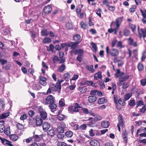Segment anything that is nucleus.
Segmentation results:
<instances>
[{"label":"nucleus","mask_w":146,"mask_h":146,"mask_svg":"<svg viewBox=\"0 0 146 146\" xmlns=\"http://www.w3.org/2000/svg\"><path fill=\"white\" fill-rule=\"evenodd\" d=\"M78 78V75L76 74L74 75L73 77L70 80V81L71 82V80H76Z\"/></svg>","instance_id":"obj_61"},{"label":"nucleus","mask_w":146,"mask_h":146,"mask_svg":"<svg viewBox=\"0 0 146 146\" xmlns=\"http://www.w3.org/2000/svg\"><path fill=\"white\" fill-rule=\"evenodd\" d=\"M107 101L104 98H99L98 101V104H102L106 102Z\"/></svg>","instance_id":"obj_27"},{"label":"nucleus","mask_w":146,"mask_h":146,"mask_svg":"<svg viewBox=\"0 0 146 146\" xmlns=\"http://www.w3.org/2000/svg\"><path fill=\"white\" fill-rule=\"evenodd\" d=\"M43 122V120L39 116H37L36 117V123L38 126L41 125Z\"/></svg>","instance_id":"obj_13"},{"label":"nucleus","mask_w":146,"mask_h":146,"mask_svg":"<svg viewBox=\"0 0 146 146\" xmlns=\"http://www.w3.org/2000/svg\"><path fill=\"white\" fill-rule=\"evenodd\" d=\"M122 20L123 17H120L116 19L115 21L112 22L110 25L111 28L108 30V33H113L114 35H116Z\"/></svg>","instance_id":"obj_1"},{"label":"nucleus","mask_w":146,"mask_h":146,"mask_svg":"<svg viewBox=\"0 0 146 146\" xmlns=\"http://www.w3.org/2000/svg\"><path fill=\"white\" fill-rule=\"evenodd\" d=\"M137 29L139 38H143L144 40L145 38L146 37V28L140 29L138 27Z\"/></svg>","instance_id":"obj_4"},{"label":"nucleus","mask_w":146,"mask_h":146,"mask_svg":"<svg viewBox=\"0 0 146 146\" xmlns=\"http://www.w3.org/2000/svg\"><path fill=\"white\" fill-rule=\"evenodd\" d=\"M63 82V80H58L57 82L56 83V85L58 87L59 89H61V84Z\"/></svg>","instance_id":"obj_39"},{"label":"nucleus","mask_w":146,"mask_h":146,"mask_svg":"<svg viewBox=\"0 0 146 146\" xmlns=\"http://www.w3.org/2000/svg\"><path fill=\"white\" fill-rule=\"evenodd\" d=\"M39 112L40 114L41 117L43 119H45L47 117V113L46 111L41 109H39Z\"/></svg>","instance_id":"obj_10"},{"label":"nucleus","mask_w":146,"mask_h":146,"mask_svg":"<svg viewBox=\"0 0 146 146\" xmlns=\"http://www.w3.org/2000/svg\"><path fill=\"white\" fill-rule=\"evenodd\" d=\"M54 98L52 95H50L46 98L45 103V104H50L54 103Z\"/></svg>","instance_id":"obj_7"},{"label":"nucleus","mask_w":146,"mask_h":146,"mask_svg":"<svg viewBox=\"0 0 146 146\" xmlns=\"http://www.w3.org/2000/svg\"><path fill=\"white\" fill-rule=\"evenodd\" d=\"M129 86V84L127 83H123V86H122V88L124 89L127 88Z\"/></svg>","instance_id":"obj_63"},{"label":"nucleus","mask_w":146,"mask_h":146,"mask_svg":"<svg viewBox=\"0 0 146 146\" xmlns=\"http://www.w3.org/2000/svg\"><path fill=\"white\" fill-rule=\"evenodd\" d=\"M81 108L78 103H76L75 104L74 106H72L68 107V111L70 113H74L78 112L79 111L78 108Z\"/></svg>","instance_id":"obj_2"},{"label":"nucleus","mask_w":146,"mask_h":146,"mask_svg":"<svg viewBox=\"0 0 146 146\" xmlns=\"http://www.w3.org/2000/svg\"><path fill=\"white\" fill-rule=\"evenodd\" d=\"M102 72H99L94 74V79L95 80L102 79Z\"/></svg>","instance_id":"obj_17"},{"label":"nucleus","mask_w":146,"mask_h":146,"mask_svg":"<svg viewBox=\"0 0 146 146\" xmlns=\"http://www.w3.org/2000/svg\"><path fill=\"white\" fill-rule=\"evenodd\" d=\"M70 54L71 55H73V54L74 53L75 54H81L83 53V51L81 49H72L70 51Z\"/></svg>","instance_id":"obj_11"},{"label":"nucleus","mask_w":146,"mask_h":146,"mask_svg":"<svg viewBox=\"0 0 146 146\" xmlns=\"http://www.w3.org/2000/svg\"><path fill=\"white\" fill-rule=\"evenodd\" d=\"M43 10L45 13L48 14L51 12L52 10V8L49 5H48L44 7Z\"/></svg>","instance_id":"obj_15"},{"label":"nucleus","mask_w":146,"mask_h":146,"mask_svg":"<svg viewBox=\"0 0 146 146\" xmlns=\"http://www.w3.org/2000/svg\"><path fill=\"white\" fill-rule=\"evenodd\" d=\"M78 42H71L67 43L66 45L67 47H70L72 49H75L78 47Z\"/></svg>","instance_id":"obj_6"},{"label":"nucleus","mask_w":146,"mask_h":146,"mask_svg":"<svg viewBox=\"0 0 146 146\" xmlns=\"http://www.w3.org/2000/svg\"><path fill=\"white\" fill-rule=\"evenodd\" d=\"M51 41V40L50 38H45L43 40V42L44 43L46 44L50 42Z\"/></svg>","instance_id":"obj_52"},{"label":"nucleus","mask_w":146,"mask_h":146,"mask_svg":"<svg viewBox=\"0 0 146 146\" xmlns=\"http://www.w3.org/2000/svg\"><path fill=\"white\" fill-rule=\"evenodd\" d=\"M116 71V72L115 74V76L117 78L120 77L122 74H124V72H121L119 69H117Z\"/></svg>","instance_id":"obj_28"},{"label":"nucleus","mask_w":146,"mask_h":146,"mask_svg":"<svg viewBox=\"0 0 146 146\" xmlns=\"http://www.w3.org/2000/svg\"><path fill=\"white\" fill-rule=\"evenodd\" d=\"M13 141H16L18 139V136L16 134H12L9 137Z\"/></svg>","instance_id":"obj_29"},{"label":"nucleus","mask_w":146,"mask_h":146,"mask_svg":"<svg viewBox=\"0 0 146 146\" xmlns=\"http://www.w3.org/2000/svg\"><path fill=\"white\" fill-rule=\"evenodd\" d=\"M82 111L83 113L85 114H88L89 113V111L86 108H82Z\"/></svg>","instance_id":"obj_64"},{"label":"nucleus","mask_w":146,"mask_h":146,"mask_svg":"<svg viewBox=\"0 0 146 146\" xmlns=\"http://www.w3.org/2000/svg\"><path fill=\"white\" fill-rule=\"evenodd\" d=\"M65 102L64 100L62 98L60 99L59 102V104L60 106L62 107L65 106Z\"/></svg>","instance_id":"obj_43"},{"label":"nucleus","mask_w":146,"mask_h":146,"mask_svg":"<svg viewBox=\"0 0 146 146\" xmlns=\"http://www.w3.org/2000/svg\"><path fill=\"white\" fill-rule=\"evenodd\" d=\"M106 51L108 55L110 54L113 57L117 56L119 54V51L116 49L112 48L109 50L108 46L106 47Z\"/></svg>","instance_id":"obj_3"},{"label":"nucleus","mask_w":146,"mask_h":146,"mask_svg":"<svg viewBox=\"0 0 146 146\" xmlns=\"http://www.w3.org/2000/svg\"><path fill=\"white\" fill-rule=\"evenodd\" d=\"M33 89L35 90H39L42 88V87L38 84H35L33 85Z\"/></svg>","instance_id":"obj_26"},{"label":"nucleus","mask_w":146,"mask_h":146,"mask_svg":"<svg viewBox=\"0 0 146 146\" xmlns=\"http://www.w3.org/2000/svg\"><path fill=\"white\" fill-rule=\"evenodd\" d=\"M121 60H122L118 57H116L114 59L113 62L115 63H116L117 62L118 63Z\"/></svg>","instance_id":"obj_60"},{"label":"nucleus","mask_w":146,"mask_h":146,"mask_svg":"<svg viewBox=\"0 0 146 146\" xmlns=\"http://www.w3.org/2000/svg\"><path fill=\"white\" fill-rule=\"evenodd\" d=\"M65 115L62 114H60L59 115L58 117V119L60 120H63L65 119Z\"/></svg>","instance_id":"obj_53"},{"label":"nucleus","mask_w":146,"mask_h":146,"mask_svg":"<svg viewBox=\"0 0 146 146\" xmlns=\"http://www.w3.org/2000/svg\"><path fill=\"white\" fill-rule=\"evenodd\" d=\"M137 68L139 71H142L144 68L143 64L141 63H139L137 65Z\"/></svg>","instance_id":"obj_41"},{"label":"nucleus","mask_w":146,"mask_h":146,"mask_svg":"<svg viewBox=\"0 0 146 146\" xmlns=\"http://www.w3.org/2000/svg\"><path fill=\"white\" fill-rule=\"evenodd\" d=\"M123 35L125 36H129L130 33V31L126 29H123Z\"/></svg>","instance_id":"obj_33"},{"label":"nucleus","mask_w":146,"mask_h":146,"mask_svg":"<svg viewBox=\"0 0 146 146\" xmlns=\"http://www.w3.org/2000/svg\"><path fill=\"white\" fill-rule=\"evenodd\" d=\"M56 107V104L54 103L50 104L49 106V107L51 111L52 112H54L55 111Z\"/></svg>","instance_id":"obj_18"},{"label":"nucleus","mask_w":146,"mask_h":146,"mask_svg":"<svg viewBox=\"0 0 146 146\" xmlns=\"http://www.w3.org/2000/svg\"><path fill=\"white\" fill-rule=\"evenodd\" d=\"M42 136L41 135H36L33 137V139L36 141H39L42 139Z\"/></svg>","instance_id":"obj_25"},{"label":"nucleus","mask_w":146,"mask_h":146,"mask_svg":"<svg viewBox=\"0 0 146 146\" xmlns=\"http://www.w3.org/2000/svg\"><path fill=\"white\" fill-rule=\"evenodd\" d=\"M89 122H88L87 124L91 127H94L96 124L94 122V120H90L89 119H88Z\"/></svg>","instance_id":"obj_30"},{"label":"nucleus","mask_w":146,"mask_h":146,"mask_svg":"<svg viewBox=\"0 0 146 146\" xmlns=\"http://www.w3.org/2000/svg\"><path fill=\"white\" fill-rule=\"evenodd\" d=\"M57 145V146H68L67 144L63 142H58Z\"/></svg>","instance_id":"obj_50"},{"label":"nucleus","mask_w":146,"mask_h":146,"mask_svg":"<svg viewBox=\"0 0 146 146\" xmlns=\"http://www.w3.org/2000/svg\"><path fill=\"white\" fill-rule=\"evenodd\" d=\"M4 131L5 133L7 135L10 134V129L9 127H7L5 129H4Z\"/></svg>","instance_id":"obj_49"},{"label":"nucleus","mask_w":146,"mask_h":146,"mask_svg":"<svg viewBox=\"0 0 146 146\" xmlns=\"http://www.w3.org/2000/svg\"><path fill=\"white\" fill-rule=\"evenodd\" d=\"M66 127V125L65 123L63 122L60 123V126H58L57 128V131L59 133H63L64 131V129Z\"/></svg>","instance_id":"obj_5"},{"label":"nucleus","mask_w":146,"mask_h":146,"mask_svg":"<svg viewBox=\"0 0 146 146\" xmlns=\"http://www.w3.org/2000/svg\"><path fill=\"white\" fill-rule=\"evenodd\" d=\"M137 107L140 106L141 105L144 106V102L143 100H139L137 102Z\"/></svg>","instance_id":"obj_47"},{"label":"nucleus","mask_w":146,"mask_h":146,"mask_svg":"<svg viewBox=\"0 0 146 146\" xmlns=\"http://www.w3.org/2000/svg\"><path fill=\"white\" fill-rule=\"evenodd\" d=\"M140 11L142 14V15L144 18H146V10L145 9L143 11L141 9H140Z\"/></svg>","instance_id":"obj_51"},{"label":"nucleus","mask_w":146,"mask_h":146,"mask_svg":"<svg viewBox=\"0 0 146 146\" xmlns=\"http://www.w3.org/2000/svg\"><path fill=\"white\" fill-rule=\"evenodd\" d=\"M86 15L84 11H81L79 13V15L80 17L81 18H83Z\"/></svg>","instance_id":"obj_58"},{"label":"nucleus","mask_w":146,"mask_h":146,"mask_svg":"<svg viewBox=\"0 0 146 146\" xmlns=\"http://www.w3.org/2000/svg\"><path fill=\"white\" fill-rule=\"evenodd\" d=\"M118 121L119 123L117 124V125H119L121 127L123 126L124 125V123L123 122V116L121 115H119Z\"/></svg>","instance_id":"obj_19"},{"label":"nucleus","mask_w":146,"mask_h":146,"mask_svg":"<svg viewBox=\"0 0 146 146\" xmlns=\"http://www.w3.org/2000/svg\"><path fill=\"white\" fill-rule=\"evenodd\" d=\"M80 25L82 28L84 29H85L88 28V25L86 23H84L83 22H82L80 23Z\"/></svg>","instance_id":"obj_38"},{"label":"nucleus","mask_w":146,"mask_h":146,"mask_svg":"<svg viewBox=\"0 0 146 146\" xmlns=\"http://www.w3.org/2000/svg\"><path fill=\"white\" fill-rule=\"evenodd\" d=\"M65 66L64 64H62L59 66L58 68V71L60 72H63L65 69Z\"/></svg>","instance_id":"obj_36"},{"label":"nucleus","mask_w":146,"mask_h":146,"mask_svg":"<svg viewBox=\"0 0 146 146\" xmlns=\"http://www.w3.org/2000/svg\"><path fill=\"white\" fill-rule=\"evenodd\" d=\"M85 67L87 70L93 73L94 72L95 70L94 68L93 65H87Z\"/></svg>","instance_id":"obj_23"},{"label":"nucleus","mask_w":146,"mask_h":146,"mask_svg":"<svg viewBox=\"0 0 146 146\" xmlns=\"http://www.w3.org/2000/svg\"><path fill=\"white\" fill-rule=\"evenodd\" d=\"M110 124V123L107 121H103L101 123L102 126L104 128H108Z\"/></svg>","instance_id":"obj_22"},{"label":"nucleus","mask_w":146,"mask_h":146,"mask_svg":"<svg viewBox=\"0 0 146 146\" xmlns=\"http://www.w3.org/2000/svg\"><path fill=\"white\" fill-rule=\"evenodd\" d=\"M90 144L92 146H99L100 143L99 142L96 140H91L90 142Z\"/></svg>","instance_id":"obj_20"},{"label":"nucleus","mask_w":146,"mask_h":146,"mask_svg":"<svg viewBox=\"0 0 146 146\" xmlns=\"http://www.w3.org/2000/svg\"><path fill=\"white\" fill-rule=\"evenodd\" d=\"M128 104L130 107L134 106L135 105V100H130Z\"/></svg>","instance_id":"obj_48"},{"label":"nucleus","mask_w":146,"mask_h":146,"mask_svg":"<svg viewBox=\"0 0 146 146\" xmlns=\"http://www.w3.org/2000/svg\"><path fill=\"white\" fill-rule=\"evenodd\" d=\"M95 117L94 118H90V120H94V121H97L101 120L102 119V117L100 115H95Z\"/></svg>","instance_id":"obj_16"},{"label":"nucleus","mask_w":146,"mask_h":146,"mask_svg":"<svg viewBox=\"0 0 146 146\" xmlns=\"http://www.w3.org/2000/svg\"><path fill=\"white\" fill-rule=\"evenodd\" d=\"M140 82L141 85L143 86H145L146 85V78L141 79L140 80Z\"/></svg>","instance_id":"obj_46"},{"label":"nucleus","mask_w":146,"mask_h":146,"mask_svg":"<svg viewBox=\"0 0 146 146\" xmlns=\"http://www.w3.org/2000/svg\"><path fill=\"white\" fill-rule=\"evenodd\" d=\"M128 41L129 44L131 45H132L134 42V40L131 38H129L128 39Z\"/></svg>","instance_id":"obj_62"},{"label":"nucleus","mask_w":146,"mask_h":146,"mask_svg":"<svg viewBox=\"0 0 146 146\" xmlns=\"http://www.w3.org/2000/svg\"><path fill=\"white\" fill-rule=\"evenodd\" d=\"M73 40L75 41L76 42H78V43L81 41V36L80 35L76 34L74 36Z\"/></svg>","instance_id":"obj_14"},{"label":"nucleus","mask_w":146,"mask_h":146,"mask_svg":"<svg viewBox=\"0 0 146 146\" xmlns=\"http://www.w3.org/2000/svg\"><path fill=\"white\" fill-rule=\"evenodd\" d=\"M39 82L40 84L44 86H45L47 85V83L46 82V78L41 76H39Z\"/></svg>","instance_id":"obj_9"},{"label":"nucleus","mask_w":146,"mask_h":146,"mask_svg":"<svg viewBox=\"0 0 146 146\" xmlns=\"http://www.w3.org/2000/svg\"><path fill=\"white\" fill-rule=\"evenodd\" d=\"M54 48V46L52 44H50L49 47L47 48V50L49 51H53Z\"/></svg>","instance_id":"obj_54"},{"label":"nucleus","mask_w":146,"mask_h":146,"mask_svg":"<svg viewBox=\"0 0 146 146\" xmlns=\"http://www.w3.org/2000/svg\"><path fill=\"white\" fill-rule=\"evenodd\" d=\"M136 7H137L135 5H133L132 7L129 9V10L131 13H134L135 12Z\"/></svg>","instance_id":"obj_45"},{"label":"nucleus","mask_w":146,"mask_h":146,"mask_svg":"<svg viewBox=\"0 0 146 146\" xmlns=\"http://www.w3.org/2000/svg\"><path fill=\"white\" fill-rule=\"evenodd\" d=\"M132 94L131 93H128L126 94L124 97V100L126 101L129 99L131 96Z\"/></svg>","instance_id":"obj_32"},{"label":"nucleus","mask_w":146,"mask_h":146,"mask_svg":"<svg viewBox=\"0 0 146 146\" xmlns=\"http://www.w3.org/2000/svg\"><path fill=\"white\" fill-rule=\"evenodd\" d=\"M70 78V75L67 72L64 74V78L66 81H68L69 79Z\"/></svg>","instance_id":"obj_34"},{"label":"nucleus","mask_w":146,"mask_h":146,"mask_svg":"<svg viewBox=\"0 0 146 146\" xmlns=\"http://www.w3.org/2000/svg\"><path fill=\"white\" fill-rule=\"evenodd\" d=\"M129 78V75L127 74H125L124 73L121 75L119 78V82H122L127 80Z\"/></svg>","instance_id":"obj_8"},{"label":"nucleus","mask_w":146,"mask_h":146,"mask_svg":"<svg viewBox=\"0 0 146 146\" xmlns=\"http://www.w3.org/2000/svg\"><path fill=\"white\" fill-rule=\"evenodd\" d=\"M65 135L67 137H70L72 136L73 133L71 131H68L66 132Z\"/></svg>","instance_id":"obj_44"},{"label":"nucleus","mask_w":146,"mask_h":146,"mask_svg":"<svg viewBox=\"0 0 146 146\" xmlns=\"http://www.w3.org/2000/svg\"><path fill=\"white\" fill-rule=\"evenodd\" d=\"M52 91L55 92L58 89V87L55 84H50L49 86Z\"/></svg>","instance_id":"obj_21"},{"label":"nucleus","mask_w":146,"mask_h":146,"mask_svg":"<svg viewBox=\"0 0 146 146\" xmlns=\"http://www.w3.org/2000/svg\"><path fill=\"white\" fill-rule=\"evenodd\" d=\"M42 36H46L49 34V32L46 30H43L41 32Z\"/></svg>","instance_id":"obj_37"},{"label":"nucleus","mask_w":146,"mask_h":146,"mask_svg":"<svg viewBox=\"0 0 146 146\" xmlns=\"http://www.w3.org/2000/svg\"><path fill=\"white\" fill-rule=\"evenodd\" d=\"M9 115V112L3 113L0 116V119H2L4 118H5L7 117Z\"/></svg>","instance_id":"obj_40"},{"label":"nucleus","mask_w":146,"mask_h":146,"mask_svg":"<svg viewBox=\"0 0 146 146\" xmlns=\"http://www.w3.org/2000/svg\"><path fill=\"white\" fill-rule=\"evenodd\" d=\"M90 44L94 50L93 51L94 52H96L97 50V47L96 45V44L94 43L93 42H92L90 43Z\"/></svg>","instance_id":"obj_35"},{"label":"nucleus","mask_w":146,"mask_h":146,"mask_svg":"<svg viewBox=\"0 0 146 146\" xmlns=\"http://www.w3.org/2000/svg\"><path fill=\"white\" fill-rule=\"evenodd\" d=\"M79 90L82 93H85L86 92L87 89L85 87H80Z\"/></svg>","instance_id":"obj_55"},{"label":"nucleus","mask_w":146,"mask_h":146,"mask_svg":"<svg viewBox=\"0 0 146 146\" xmlns=\"http://www.w3.org/2000/svg\"><path fill=\"white\" fill-rule=\"evenodd\" d=\"M128 25L129 28L132 30L133 32H134L135 31L136 26L135 25L130 23H129Z\"/></svg>","instance_id":"obj_31"},{"label":"nucleus","mask_w":146,"mask_h":146,"mask_svg":"<svg viewBox=\"0 0 146 146\" xmlns=\"http://www.w3.org/2000/svg\"><path fill=\"white\" fill-rule=\"evenodd\" d=\"M76 59L80 62H81L82 60V55L81 54H79L76 58Z\"/></svg>","instance_id":"obj_56"},{"label":"nucleus","mask_w":146,"mask_h":146,"mask_svg":"<svg viewBox=\"0 0 146 146\" xmlns=\"http://www.w3.org/2000/svg\"><path fill=\"white\" fill-rule=\"evenodd\" d=\"M146 110V105H144L143 107L140 110V112L144 113Z\"/></svg>","instance_id":"obj_59"},{"label":"nucleus","mask_w":146,"mask_h":146,"mask_svg":"<svg viewBox=\"0 0 146 146\" xmlns=\"http://www.w3.org/2000/svg\"><path fill=\"white\" fill-rule=\"evenodd\" d=\"M54 132L53 129H50L47 132L48 135L50 136H53L54 135Z\"/></svg>","instance_id":"obj_42"},{"label":"nucleus","mask_w":146,"mask_h":146,"mask_svg":"<svg viewBox=\"0 0 146 146\" xmlns=\"http://www.w3.org/2000/svg\"><path fill=\"white\" fill-rule=\"evenodd\" d=\"M64 135L62 134L59 133L57 135V137L60 139H63L64 137Z\"/></svg>","instance_id":"obj_57"},{"label":"nucleus","mask_w":146,"mask_h":146,"mask_svg":"<svg viewBox=\"0 0 146 146\" xmlns=\"http://www.w3.org/2000/svg\"><path fill=\"white\" fill-rule=\"evenodd\" d=\"M96 100V98L93 96H90L88 97V101L90 103L94 102Z\"/></svg>","instance_id":"obj_24"},{"label":"nucleus","mask_w":146,"mask_h":146,"mask_svg":"<svg viewBox=\"0 0 146 146\" xmlns=\"http://www.w3.org/2000/svg\"><path fill=\"white\" fill-rule=\"evenodd\" d=\"M50 127V124L48 122H44L43 124V129L45 132H46L49 129Z\"/></svg>","instance_id":"obj_12"}]
</instances>
